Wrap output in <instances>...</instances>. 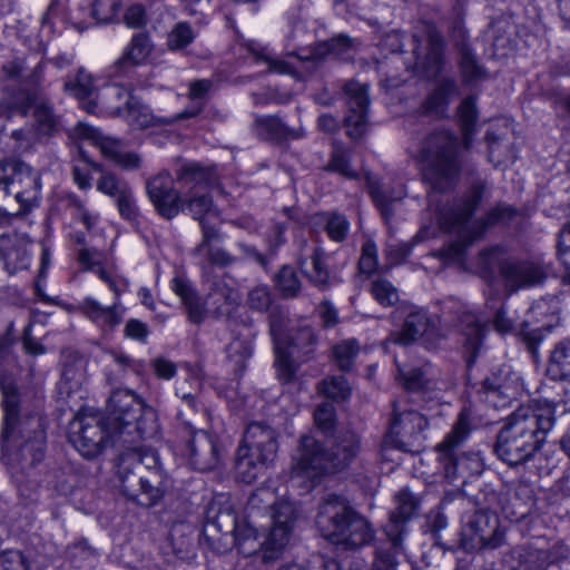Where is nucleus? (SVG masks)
Returning a JSON list of instances; mask_svg holds the SVG:
<instances>
[{
	"instance_id": "f257e3e1",
	"label": "nucleus",
	"mask_w": 570,
	"mask_h": 570,
	"mask_svg": "<svg viewBox=\"0 0 570 570\" xmlns=\"http://www.w3.org/2000/svg\"><path fill=\"white\" fill-rule=\"evenodd\" d=\"M108 413L81 410L73 422L69 440L75 449L87 459L99 455L110 443L134 444L121 453L117 463V475L124 494L144 507L156 504L164 495L167 485L158 471L142 474L144 468L157 464V455L142 454L137 442L148 433V422H154L153 409L146 407L142 400L129 390L114 391L108 400Z\"/></svg>"
},
{
	"instance_id": "f03ea898",
	"label": "nucleus",
	"mask_w": 570,
	"mask_h": 570,
	"mask_svg": "<svg viewBox=\"0 0 570 570\" xmlns=\"http://www.w3.org/2000/svg\"><path fill=\"white\" fill-rule=\"evenodd\" d=\"M272 510V524L262 535L248 520H238L229 512L217 515L216 525L220 532L223 529L222 519L230 521V531L234 535V542L238 551L245 557L258 553L264 563L275 562L281 559L288 546L297 510L293 502L282 500L275 502V494L267 488H261L253 492L247 502L248 518L253 517L255 511Z\"/></svg>"
},
{
	"instance_id": "7ed1b4c3",
	"label": "nucleus",
	"mask_w": 570,
	"mask_h": 570,
	"mask_svg": "<svg viewBox=\"0 0 570 570\" xmlns=\"http://www.w3.org/2000/svg\"><path fill=\"white\" fill-rule=\"evenodd\" d=\"M554 423L556 409L548 401H531L519 406L497 436L495 454L509 465L527 462L546 442Z\"/></svg>"
},
{
	"instance_id": "20e7f679",
	"label": "nucleus",
	"mask_w": 570,
	"mask_h": 570,
	"mask_svg": "<svg viewBox=\"0 0 570 570\" xmlns=\"http://www.w3.org/2000/svg\"><path fill=\"white\" fill-rule=\"evenodd\" d=\"M0 391L2 446L8 451H19L21 459L31 465L41 462L47 439L43 420L38 414L20 416V393L12 379L0 376Z\"/></svg>"
},
{
	"instance_id": "39448f33",
	"label": "nucleus",
	"mask_w": 570,
	"mask_h": 570,
	"mask_svg": "<svg viewBox=\"0 0 570 570\" xmlns=\"http://www.w3.org/2000/svg\"><path fill=\"white\" fill-rule=\"evenodd\" d=\"M483 191L482 184H474L462 199L441 210L440 227L458 236L456 240L444 248V255L449 258L460 259L466 247L480 237L487 227L508 224L514 217L515 210L502 204L491 209L483 219L472 220V214L479 206Z\"/></svg>"
},
{
	"instance_id": "423d86ee",
	"label": "nucleus",
	"mask_w": 570,
	"mask_h": 570,
	"mask_svg": "<svg viewBox=\"0 0 570 570\" xmlns=\"http://www.w3.org/2000/svg\"><path fill=\"white\" fill-rule=\"evenodd\" d=\"M46 67L43 57L35 52L16 53L6 59L0 65L2 102L26 115L42 95Z\"/></svg>"
},
{
	"instance_id": "0eeeda50",
	"label": "nucleus",
	"mask_w": 570,
	"mask_h": 570,
	"mask_svg": "<svg viewBox=\"0 0 570 570\" xmlns=\"http://www.w3.org/2000/svg\"><path fill=\"white\" fill-rule=\"evenodd\" d=\"M316 524L326 540L343 549H358L374 539V529L368 520L336 494L323 499Z\"/></svg>"
},
{
	"instance_id": "6e6552de",
	"label": "nucleus",
	"mask_w": 570,
	"mask_h": 570,
	"mask_svg": "<svg viewBox=\"0 0 570 570\" xmlns=\"http://www.w3.org/2000/svg\"><path fill=\"white\" fill-rule=\"evenodd\" d=\"M420 160L424 180L434 190H446L461 170L456 137L448 130L432 132L422 142Z\"/></svg>"
},
{
	"instance_id": "1a4fd4ad",
	"label": "nucleus",
	"mask_w": 570,
	"mask_h": 570,
	"mask_svg": "<svg viewBox=\"0 0 570 570\" xmlns=\"http://www.w3.org/2000/svg\"><path fill=\"white\" fill-rule=\"evenodd\" d=\"M40 195L38 171L19 160L0 163V210L9 213L17 205L16 214H26L38 205Z\"/></svg>"
},
{
	"instance_id": "9d476101",
	"label": "nucleus",
	"mask_w": 570,
	"mask_h": 570,
	"mask_svg": "<svg viewBox=\"0 0 570 570\" xmlns=\"http://www.w3.org/2000/svg\"><path fill=\"white\" fill-rule=\"evenodd\" d=\"M277 449V434L274 429L261 422L248 424L237 450V476L245 483L254 482L273 463Z\"/></svg>"
},
{
	"instance_id": "9b49d317",
	"label": "nucleus",
	"mask_w": 570,
	"mask_h": 570,
	"mask_svg": "<svg viewBox=\"0 0 570 570\" xmlns=\"http://www.w3.org/2000/svg\"><path fill=\"white\" fill-rule=\"evenodd\" d=\"M176 179L181 188H188L184 193V210H188L199 222L202 230L204 225H212L210 219H218L219 210L208 194V187L214 179L210 170L196 163L186 164L176 171Z\"/></svg>"
},
{
	"instance_id": "f8f14e48",
	"label": "nucleus",
	"mask_w": 570,
	"mask_h": 570,
	"mask_svg": "<svg viewBox=\"0 0 570 570\" xmlns=\"http://www.w3.org/2000/svg\"><path fill=\"white\" fill-rule=\"evenodd\" d=\"M419 505L417 498L406 489L395 495V509L391 512L390 521L384 527L387 542L376 549L371 570H396V554L402 551L405 524L416 515Z\"/></svg>"
},
{
	"instance_id": "ddd939ff",
	"label": "nucleus",
	"mask_w": 570,
	"mask_h": 570,
	"mask_svg": "<svg viewBox=\"0 0 570 570\" xmlns=\"http://www.w3.org/2000/svg\"><path fill=\"white\" fill-rule=\"evenodd\" d=\"M483 276L490 278L498 271L510 292L540 284L546 272L542 266L531 261L505 259L499 248L481 253L478 263Z\"/></svg>"
},
{
	"instance_id": "4468645a",
	"label": "nucleus",
	"mask_w": 570,
	"mask_h": 570,
	"mask_svg": "<svg viewBox=\"0 0 570 570\" xmlns=\"http://www.w3.org/2000/svg\"><path fill=\"white\" fill-rule=\"evenodd\" d=\"M271 334L274 342L275 368L279 380L284 383L291 382L296 373L294 357L308 358L314 352L316 337L311 327L298 328L292 336L288 346L281 340V327L273 322Z\"/></svg>"
},
{
	"instance_id": "2eb2a0df",
	"label": "nucleus",
	"mask_w": 570,
	"mask_h": 570,
	"mask_svg": "<svg viewBox=\"0 0 570 570\" xmlns=\"http://www.w3.org/2000/svg\"><path fill=\"white\" fill-rule=\"evenodd\" d=\"M504 541V532L500 528L495 514L479 510L468 515L460 532V546L465 552L483 549H497Z\"/></svg>"
},
{
	"instance_id": "dca6fc26",
	"label": "nucleus",
	"mask_w": 570,
	"mask_h": 570,
	"mask_svg": "<svg viewBox=\"0 0 570 570\" xmlns=\"http://www.w3.org/2000/svg\"><path fill=\"white\" fill-rule=\"evenodd\" d=\"M413 66L407 69L424 78H435L444 69V40L434 26L424 24L413 35Z\"/></svg>"
},
{
	"instance_id": "f3484780",
	"label": "nucleus",
	"mask_w": 570,
	"mask_h": 570,
	"mask_svg": "<svg viewBox=\"0 0 570 570\" xmlns=\"http://www.w3.org/2000/svg\"><path fill=\"white\" fill-rule=\"evenodd\" d=\"M335 472L330 451L312 435H303L293 455L292 479L314 481Z\"/></svg>"
},
{
	"instance_id": "a211bd4d",
	"label": "nucleus",
	"mask_w": 570,
	"mask_h": 570,
	"mask_svg": "<svg viewBox=\"0 0 570 570\" xmlns=\"http://www.w3.org/2000/svg\"><path fill=\"white\" fill-rule=\"evenodd\" d=\"M476 422L470 406H463L459 412L452 429L448 432L441 443L436 445L439 460L444 464L448 473L456 472L462 458V446L469 440L471 432L475 429Z\"/></svg>"
},
{
	"instance_id": "6ab92c4d",
	"label": "nucleus",
	"mask_w": 570,
	"mask_h": 570,
	"mask_svg": "<svg viewBox=\"0 0 570 570\" xmlns=\"http://www.w3.org/2000/svg\"><path fill=\"white\" fill-rule=\"evenodd\" d=\"M183 455L193 469L204 472L219 465L223 459V449L215 435L204 430H196L191 432V438L186 444Z\"/></svg>"
},
{
	"instance_id": "aec40b11",
	"label": "nucleus",
	"mask_w": 570,
	"mask_h": 570,
	"mask_svg": "<svg viewBox=\"0 0 570 570\" xmlns=\"http://www.w3.org/2000/svg\"><path fill=\"white\" fill-rule=\"evenodd\" d=\"M104 99L115 97L119 104H107L108 112L122 117L132 129H145L154 125V116L150 109L124 87L114 86L104 94Z\"/></svg>"
},
{
	"instance_id": "412c9836",
	"label": "nucleus",
	"mask_w": 570,
	"mask_h": 570,
	"mask_svg": "<svg viewBox=\"0 0 570 570\" xmlns=\"http://www.w3.org/2000/svg\"><path fill=\"white\" fill-rule=\"evenodd\" d=\"M343 91L347 104V115L345 117L347 135L353 139H357L366 129L370 106L368 86L350 80L345 82Z\"/></svg>"
},
{
	"instance_id": "4be33fe9",
	"label": "nucleus",
	"mask_w": 570,
	"mask_h": 570,
	"mask_svg": "<svg viewBox=\"0 0 570 570\" xmlns=\"http://www.w3.org/2000/svg\"><path fill=\"white\" fill-rule=\"evenodd\" d=\"M551 306L554 305L546 299L535 302L530 307L527 320L521 324L520 335L530 351H533L559 322Z\"/></svg>"
},
{
	"instance_id": "5701e85b",
	"label": "nucleus",
	"mask_w": 570,
	"mask_h": 570,
	"mask_svg": "<svg viewBox=\"0 0 570 570\" xmlns=\"http://www.w3.org/2000/svg\"><path fill=\"white\" fill-rule=\"evenodd\" d=\"M147 194L163 217L171 219L184 210V194L174 188L173 178L161 173L147 181Z\"/></svg>"
},
{
	"instance_id": "b1692460",
	"label": "nucleus",
	"mask_w": 570,
	"mask_h": 570,
	"mask_svg": "<svg viewBox=\"0 0 570 570\" xmlns=\"http://www.w3.org/2000/svg\"><path fill=\"white\" fill-rule=\"evenodd\" d=\"M97 190L114 199L119 215L126 220H135L138 207L131 187L116 175L102 171L97 180Z\"/></svg>"
},
{
	"instance_id": "393cba45",
	"label": "nucleus",
	"mask_w": 570,
	"mask_h": 570,
	"mask_svg": "<svg viewBox=\"0 0 570 570\" xmlns=\"http://www.w3.org/2000/svg\"><path fill=\"white\" fill-rule=\"evenodd\" d=\"M428 426L429 422L421 413L412 410L397 413L394 409L390 433L396 438L397 444L407 451L411 446L421 445L423 432Z\"/></svg>"
},
{
	"instance_id": "a878e982",
	"label": "nucleus",
	"mask_w": 570,
	"mask_h": 570,
	"mask_svg": "<svg viewBox=\"0 0 570 570\" xmlns=\"http://www.w3.org/2000/svg\"><path fill=\"white\" fill-rule=\"evenodd\" d=\"M33 243L18 234L0 236V261L9 274L27 269L32 261Z\"/></svg>"
},
{
	"instance_id": "bb28decb",
	"label": "nucleus",
	"mask_w": 570,
	"mask_h": 570,
	"mask_svg": "<svg viewBox=\"0 0 570 570\" xmlns=\"http://www.w3.org/2000/svg\"><path fill=\"white\" fill-rule=\"evenodd\" d=\"M326 258L324 249L316 244L304 243L299 248L297 259L302 273L321 289L331 286Z\"/></svg>"
},
{
	"instance_id": "cd10ccee",
	"label": "nucleus",
	"mask_w": 570,
	"mask_h": 570,
	"mask_svg": "<svg viewBox=\"0 0 570 570\" xmlns=\"http://www.w3.org/2000/svg\"><path fill=\"white\" fill-rule=\"evenodd\" d=\"M80 312L102 332L114 331L121 322L126 308L120 299H114L110 306H104L94 297H85L78 304Z\"/></svg>"
},
{
	"instance_id": "c85d7f7f",
	"label": "nucleus",
	"mask_w": 570,
	"mask_h": 570,
	"mask_svg": "<svg viewBox=\"0 0 570 570\" xmlns=\"http://www.w3.org/2000/svg\"><path fill=\"white\" fill-rule=\"evenodd\" d=\"M120 6V0H83L73 17V24L83 31L92 24L112 22L118 17Z\"/></svg>"
},
{
	"instance_id": "c756f323",
	"label": "nucleus",
	"mask_w": 570,
	"mask_h": 570,
	"mask_svg": "<svg viewBox=\"0 0 570 570\" xmlns=\"http://www.w3.org/2000/svg\"><path fill=\"white\" fill-rule=\"evenodd\" d=\"M445 306L456 307L458 318L465 336V348L471 353L468 364L471 365L479 352L485 331V320L479 317L466 308V304L458 299H450Z\"/></svg>"
},
{
	"instance_id": "7c9ffc66",
	"label": "nucleus",
	"mask_w": 570,
	"mask_h": 570,
	"mask_svg": "<svg viewBox=\"0 0 570 570\" xmlns=\"http://www.w3.org/2000/svg\"><path fill=\"white\" fill-rule=\"evenodd\" d=\"M240 295L226 277L212 281L206 298V305L216 317L230 318L238 308Z\"/></svg>"
},
{
	"instance_id": "2f4dec72",
	"label": "nucleus",
	"mask_w": 570,
	"mask_h": 570,
	"mask_svg": "<svg viewBox=\"0 0 570 570\" xmlns=\"http://www.w3.org/2000/svg\"><path fill=\"white\" fill-rule=\"evenodd\" d=\"M562 546L543 548L538 544H529L519 553L520 570H554L559 560L564 558Z\"/></svg>"
},
{
	"instance_id": "473e14b6",
	"label": "nucleus",
	"mask_w": 570,
	"mask_h": 570,
	"mask_svg": "<svg viewBox=\"0 0 570 570\" xmlns=\"http://www.w3.org/2000/svg\"><path fill=\"white\" fill-rule=\"evenodd\" d=\"M361 450V436L355 431L350 429L340 430L330 451L335 472L348 466Z\"/></svg>"
},
{
	"instance_id": "72a5a7b5",
	"label": "nucleus",
	"mask_w": 570,
	"mask_h": 570,
	"mask_svg": "<svg viewBox=\"0 0 570 570\" xmlns=\"http://www.w3.org/2000/svg\"><path fill=\"white\" fill-rule=\"evenodd\" d=\"M222 242V236L216 225H204L202 233V240L195 247L196 255H204L207 262L212 265L228 266L235 262V258L218 246Z\"/></svg>"
},
{
	"instance_id": "f704fd0d",
	"label": "nucleus",
	"mask_w": 570,
	"mask_h": 570,
	"mask_svg": "<svg viewBox=\"0 0 570 570\" xmlns=\"http://www.w3.org/2000/svg\"><path fill=\"white\" fill-rule=\"evenodd\" d=\"M151 49L153 45L147 33L134 35L122 56L112 65V75L120 76L127 71L128 67L141 65L150 55Z\"/></svg>"
},
{
	"instance_id": "c9c22d12",
	"label": "nucleus",
	"mask_w": 570,
	"mask_h": 570,
	"mask_svg": "<svg viewBox=\"0 0 570 570\" xmlns=\"http://www.w3.org/2000/svg\"><path fill=\"white\" fill-rule=\"evenodd\" d=\"M396 366L397 379L401 381L406 391L423 394L434 391L435 382L430 376L432 373L430 364H424L423 366L419 367H406L401 366L396 362Z\"/></svg>"
},
{
	"instance_id": "e433bc0d",
	"label": "nucleus",
	"mask_w": 570,
	"mask_h": 570,
	"mask_svg": "<svg viewBox=\"0 0 570 570\" xmlns=\"http://www.w3.org/2000/svg\"><path fill=\"white\" fill-rule=\"evenodd\" d=\"M171 288L184 303L189 322L194 324L203 323L207 312H210L206 302L204 303L200 297L196 295L191 286L183 278H174L171 282Z\"/></svg>"
},
{
	"instance_id": "4c0bfd02",
	"label": "nucleus",
	"mask_w": 570,
	"mask_h": 570,
	"mask_svg": "<svg viewBox=\"0 0 570 570\" xmlns=\"http://www.w3.org/2000/svg\"><path fill=\"white\" fill-rule=\"evenodd\" d=\"M431 332L432 324L428 313L424 309H416L406 316L401 332L393 335V341L396 344L406 345Z\"/></svg>"
},
{
	"instance_id": "58836bf2",
	"label": "nucleus",
	"mask_w": 570,
	"mask_h": 570,
	"mask_svg": "<svg viewBox=\"0 0 570 570\" xmlns=\"http://www.w3.org/2000/svg\"><path fill=\"white\" fill-rule=\"evenodd\" d=\"M73 134L78 139L88 141L89 144L99 148L101 154L114 163L121 151L119 140L102 136L98 129L87 124L79 122L75 127Z\"/></svg>"
},
{
	"instance_id": "ea45409f",
	"label": "nucleus",
	"mask_w": 570,
	"mask_h": 570,
	"mask_svg": "<svg viewBox=\"0 0 570 570\" xmlns=\"http://www.w3.org/2000/svg\"><path fill=\"white\" fill-rule=\"evenodd\" d=\"M456 91V81L453 78H444L422 105L423 112L443 117L448 112L450 98L455 95Z\"/></svg>"
},
{
	"instance_id": "a19ab883",
	"label": "nucleus",
	"mask_w": 570,
	"mask_h": 570,
	"mask_svg": "<svg viewBox=\"0 0 570 570\" xmlns=\"http://www.w3.org/2000/svg\"><path fill=\"white\" fill-rule=\"evenodd\" d=\"M313 224L321 226L334 242H343L350 230V222L345 215L336 212L318 213L313 216Z\"/></svg>"
},
{
	"instance_id": "79ce46f5",
	"label": "nucleus",
	"mask_w": 570,
	"mask_h": 570,
	"mask_svg": "<svg viewBox=\"0 0 570 570\" xmlns=\"http://www.w3.org/2000/svg\"><path fill=\"white\" fill-rule=\"evenodd\" d=\"M482 389L485 402L494 407L505 406L515 395V389L498 376L487 377Z\"/></svg>"
},
{
	"instance_id": "37998d69",
	"label": "nucleus",
	"mask_w": 570,
	"mask_h": 570,
	"mask_svg": "<svg viewBox=\"0 0 570 570\" xmlns=\"http://www.w3.org/2000/svg\"><path fill=\"white\" fill-rule=\"evenodd\" d=\"M252 336L250 326L244 325L238 335L234 336L226 347L228 358L234 361L239 367L243 366L245 361L252 355Z\"/></svg>"
},
{
	"instance_id": "c03bdc74",
	"label": "nucleus",
	"mask_w": 570,
	"mask_h": 570,
	"mask_svg": "<svg viewBox=\"0 0 570 570\" xmlns=\"http://www.w3.org/2000/svg\"><path fill=\"white\" fill-rule=\"evenodd\" d=\"M65 90L77 99L83 100L82 107L88 112H96L97 104L94 100L86 101L94 94V85L89 75L80 71L73 81L65 83Z\"/></svg>"
},
{
	"instance_id": "a18cd8bd",
	"label": "nucleus",
	"mask_w": 570,
	"mask_h": 570,
	"mask_svg": "<svg viewBox=\"0 0 570 570\" xmlns=\"http://www.w3.org/2000/svg\"><path fill=\"white\" fill-rule=\"evenodd\" d=\"M458 117L464 144L469 147L479 117L474 97L469 96L461 102L458 108Z\"/></svg>"
},
{
	"instance_id": "49530a36",
	"label": "nucleus",
	"mask_w": 570,
	"mask_h": 570,
	"mask_svg": "<svg viewBox=\"0 0 570 570\" xmlns=\"http://www.w3.org/2000/svg\"><path fill=\"white\" fill-rule=\"evenodd\" d=\"M257 124L271 139H298L304 136V130L302 128H289L275 116L259 118Z\"/></svg>"
},
{
	"instance_id": "de8ad7c7",
	"label": "nucleus",
	"mask_w": 570,
	"mask_h": 570,
	"mask_svg": "<svg viewBox=\"0 0 570 570\" xmlns=\"http://www.w3.org/2000/svg\"><path fill=\"white\" fill-rule=\"evenodd\" d=\"M504 135L497 134L493 130L487 132V141L489 144V160L494 166H500L507 163H513L517 159L514 150L507 144Z\"/></svg>"
},
{
	"instance_id": "09e8293b",
	"label": "nucleus",
	"mask_w": 570,
	"mask_h": 570,
	"mask_svg": "<svg viewBox=\"0 0 570 570\" xmlns=\"http://www.w3.org/2000/svg\"><path fill=\"white\" fill-rule=\"evenodd\" d=\"M549 370L560 379L570 381V337L554 345L550 354Z\"/></svg>"
},
{
	"instance_id": "8fccbe9b",
	"label": "nucleus",
	"mask_w": 570,
	"mask_h": 570,
	"mask_svg": "<svg viewBox=\"0 0 570 570\" xmlns=\"http://www.w3.org/2000/svg\"><path fill=\"white\" fill-rule=\"evenodd\" d=\"M244 47L254 57L255 60L265 62L269 71H274L277 73L292 72L293 68L291 67V65L275 58L274 55L268 50V48L263 47L261 43L254 40H248L244 42Z\"/></svg>"
},
{
	"instance_id": "3c124183",
	"label": "nucleus",
	"mask_w": 570,
	"mask_h": 570,
	"mask_svg": "<svg viewBox=\"0 0 570 570\" xmlns=\"http://www.w3.org/2000/svg\"><path fill=\"white\" fill-rule=\"evenodd\" d=\"M352 151L343 146H334L326 170L336 173L347 179H356L357 171L352 167Z\"/></svg>"
},
{
	"instance_id": "603ef678",
	"label": "nucleus",
	"mask_w": 570,
	"mask_h": 570,
	"mask_svg": "<svg viewBox=\"0 0 570 570\" xmlns=\"http://www.w3.org/2000/svg\"><path fill=\"white\" fill-rule=\"evenodd\" d=\"M358 352L360 345L355 338L344 340L336 344L333 347V355L338 368L341 371H350Z\"/></svg>"
},
{
	"instance_id": "864d4df0",
	"label": "nucleus",
	"mask_w": 570,
	"mask_h": 570,
	"mask_svg": "<svg viewBox=\"0 0 570 570\" xmlns=\"http://www.w3.org/2000/svg\"><path fill=\"white\" fill-rule=\"evenodd\" d=\"M35 107L33 116L40 135H51L57 127V117L50 105L41 100V96L30 106Z\"/></svg>"
},
{
	"instance_id": "5fc2aeb1",
	"label": "nucleus",
	"mask_w": 570,
	"mask_h": 570,
	"mask_svg": "<svg viewBox=\"0 0 570 570\" xmlns=\"http://www.w3.org/2000/svg\"><path fill=\"white\" fill-rule=\"evenodd\" d=\"M371 196L376 207L381 210L383 217L387 219L392 215L394 203L401 200L405 196V190L400 186L396 191L391 194L382 190L377 186H371Z\"/></svg>"
},
{
	"instance_id": "6e6d98bb",
	"label": "nucleus",
	"mask_w": 570,
	"mask_h": 570,
	"mask_svg": "<svg viewBox=\"0 0 570 570\" xmlns=\"http://www.w3.org/2000/svg\"><path fill=\"white\" fill-rule=\"evenodd\" d=\"M277 289L284 297H294L301 289V282L293 267L283 266L275 276Z\"/></svg>"
},
{
	"instance_id": "4d7b16f0",
	"label": "nucleus",
	"mask_w": 570,
	"mask_h": 570,
	"mask_svg": "<svg viewBox=\"0 0 570 570\" xmlns=\"http://www.w3.org/2000/svg\"><path fill=\"white\" fill-rule=\"evenodd\" d=\"M320 393L334 401H344L350 397L351 389L344 376H332L322 381Z\"/></svg>"
},
{
	"instance_id": "13d9d810",
	"label": "nucleus",
	"mask_w": 570,
	"mask_h": 570,
	"mask_svg": "<svg viewBox=\"0 0 570 570\" xmlns=\"http://www.w3.org/2000/svg\"><path fill=\"white\" fill-rule=\"evenodd\" d=\"M371 293L382 306H392L399 301L397 288L387 279L376 278L371 284Z\"/></svg>"
},
{
	"instance_id": "bf43d9fd",
	"label": "nucleus",
	"mask_w": 570,
	"mask_h": 570,
	"mask_svg": "<svg viewBox=\"0 0 570 570\" xmlns=\"http://www.w3.org/2000/svg\"><path fill=\"white\" fill-rule=\"evenodd\" d=\"M307 30L301 20H289V31L286 33V48L289 55L299 56L298 50L305 45Z\"/></svg>"
},
{
	"instance_id": "052dcab7",
	"label": "nucleus",
	"mask_w": 570,
	"mask_h": 570,
	"mask_svg": "<svg viewBox=\"0 0 570 570\" xmlns=\"http://www.w3.org/2000/svg\"><path fill=\"white\" fill-rule=\"evenodd\" d=\"M195 33L186 22H179L168 33L167 46L171 50H179L193 42Z\"/></svg>"
},
{
	"instance_id": "680f3d73",
	"label": "nucleus",
	"mask_w": 570,
	"mask_h": 570,
	"mask_svg": "<svg viewBox=\"0 0 570 570\" xmlns=\"http://www.w3.org/2000/svg\"><path fill=\"white\" fill-rule=\"evenodd\" d=\"M316 426L324 433L330 434L335 425V409L332 403L324 402L314 412Z\"/></svg>"
},
{
	"instance_id": "e2e57ef3",
	"label": "nucleus",
	"mask_w": 570,
	"mask_h": 570,
	"mask_svg": "<svg viewBox=\"0 0 570 570\" xmlns=\"http://www.w3.org/2000/svg\"><path fill=\"white\" fill-rule=\"evenodd\" d=\"M460 68L464 81L470 82L483 77V69L478 65L474 56L465 48L462 49Z\"/></svg>"
},
{
	"instance_id": "0e129e2a",
	"label": "nucleus",
	"mask_w": 570,
	"mask_h": 570,
	"mask_svg": "<svg viewBox=\"0 0 570 570\" xmlns=\"http://www.w3.org/2000/svg\"><path fill=\"white\" fill-rule=\"evenodd\" d=\"M278 570H340V564L323 556H314L306 566L292 562L283 564Z\"/></svg>"
},
{
	"instance_id": "69168bd1",
	"label": "nucleus",
	"mask_w": 570,
	"mask_h": 570,
	"mask_svg": "<svg viewBox=\"0 0 570 570\" xmlns=\"http://www.w3.org/2000/svg\"><path fill=\"white\" fill-rule=\"evenodd\" d=\"M377 247L373 240H366L362 247L358 267L363 274H373L377 268Z\"/></svg>"
},
{
	"instance_id": "338daca9",
	"label": "nucleus",
	"mask_w": 570,
	"mask_h": 570,
	"mask_svg": "<svg viewBox=\"0 0 570 570\" xmlns=\"http://www.w3.org/2000/svg\"><path fill=\"white\" fill-rule=\"evenodd\" d=\"M0 570H29V562L19 550H6L0 554Z\"/></svg>"
},
{
	"instance_id": "774afa93",
	"label": "nucleus",
	"mask_w": 570,
	"mask_h": 570,
	"mask_svg": "<svg viewBox=\"0 0 570 570\" xmlns=\"http://www.w3.org/2000/svg\"><path fill=\"white\" fill-rule=\"evenodd\" d=\"M272 303V295L266 285H258L252 288L247 296V304L256 311H266Z\"/></svg>"
}]
</instances>
